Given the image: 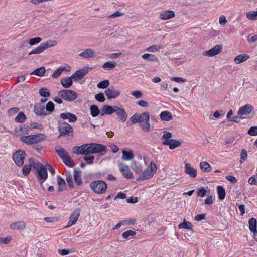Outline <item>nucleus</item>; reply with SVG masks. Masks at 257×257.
I'll return each mask as SVG.
<instances>
[{
	"instance_id": "60",
	"label": "nucleus",
	"mask_w": 257,
	"mask_h": 257,
	"mask_svg": "<svg viewBox=\"0 0 257 257\" xmlns=\"http://www.w3.org/2000/svg\"><path fill=\"white\" fill-rule=\"evenodd\" d=\"M95 98L97 101L100 102H103L105 101V98L102 93H99L95 95Z\"/></svg>"
},
{
	"instance_id": "43",
	"label": "nucleus",
	"mask_w": 257,
	"mask_h": 257,
	"mask_svg": "<svg viewBox=\"0 0 257 257\" xmlns=\"http://www.w3.org/2000/svg\"><path fill=\"white\" fill-rule=\"evenodd\" d=\"M63 163L69 167H72L74 165V162L71 159V157L68 155L64 158H62Z\"/></svg>"
},
{
	"instance_id": "48",
	"label": "nucleus",
	"mask_w": 257,
	"mask_h": 257,
	"mask_svg": "<svg viewBox=\"0 0 257 257\" xmlns=\"http://www.w3.org/2000/svg\"><path fill=\"white\" fill-rule=\"evenodd\" d=\"M45 48L44 46L41 43L39 47L35 48L33 50H32L29 53V55H32L34 54H39L43 52L45 50Z\"/></svg>"
},
{
	"instance_id": "31",
	"label": "nucleus",
	"mask_w": 257,
	"mask_h": 257,
	"mask_svg": "<svg viewBox=\"0 0 257 257\" xmlns=\"http://www.w3.org/2000/svg\"><path fill=\"white\" fill-rule=\"evenodd\" d=\"M160 117L162 120L165 121H169L173 118L171 113L168 111L162 112L160 114Z\"/></svg>"
},
{
	"instance_id": "32",
	"label": "nucleus",
	"mask_w": 257,
	"mask_h": 257,
	"mask_svg": "<svg viewBox=\"0 0 257 257\" xmlns=\"http://www.w3.org/2000/svg\"><path fill=\"white\" fill-rule=\"evenodd\" d=\"M122 153V159L123 160H124V161L131 160L134 157L133 151L132 150H130L129 151L123 150Z\"/></svg>"
},
{
	"instance_id": "9",
	"label": "nucleus",
	"mask_w": 257,
	"mask_h": 257,
	"mask_svg": "<svg viewBox=\"0 0 257 257\" xmlns=\"http://www.w3.org/2000/svg\"><path fill=\"white\" fill-rule=\"evenodd\" d=\"M80 212L81 209L77 208L72 212L67 222V225L66 226V228L70 227L76 223L80 216Z\"/></svg>"
},
{
	"instance_id": "5",
	"label": "nucleus",
	"mask_w": 257,
	"mask_h": 257,
	"mask_svg": "<svg viewBox=\"0 0 257 257\" xmlns=\"http://www.w3.org/2000/svg\"><path fill=\"white\" fill-rule=\"evenodd\" d=\"M59 96L67 101H73L77 98V93L71 90L64 89L58 92Z\"/></svg>"
},
{
	"instance_id": "14",
	"label": "nucleus",
	"mask_w": 257,
	"mask_h": 257,
	"mask_svg": "<svg viewBox=\"0 0 257 257\" xmlns=\"http://www.w3.org/2000/svg\"><path fill=\"white\" fill-rule=\"evenodd\" d=\"M222 50L221 45H217L213 48L204 52V55L212 57L219 53Z\"/></svg>"
},
{
	"instance_id": "29",
	"label": "nucleus",
	"mask_w": 257,
	"mask_h": 257,
	"mask_svg": "<svg viewBox=\"0 0 257 257\" xmlns=\"http://www.w3.org/2000/svg\"><path fill=\"white\" fill-rule=\"evenodd\" d=\"M142 130L144 132H149L151 130V124L149 120L142 121L138 122Z\"/></svg>"
},
{
	"instance_id": "53",
	"label": "nucleus",
	"mask_w": 257,
	"mask_h": 257,
	"mask_svg": "<svg viewBox=\"0 0 257 257\" xmlns=\"http://www.w3.org/2000/svg\"><path fill=\"white\" fill-rule=\"evenodd\" d=\"M109 81L108 80H105L101 81L97 84V87L99 89H104L108 87L109 85Z\"/></svg>"
},
{
	"instance_id": "19",
	"label": "nucleus",
	"mask_w": 257,
	"mask_h": 257,
	"mask_svg": "<svg viewBox=\"0 0 257 257\" xmlns=\"http://www.w3.org/2000/svg\"><path fill=\"white\" fill-rule=\"evenodd\" d=\"M185 172L186 174L193 178L196 177L197 175V170L193 168L191 164L189 163H187L185 165Z\"/></svg>"
},
{
	"instance_id": "52",
	"label": "nucleus",
	"mask_w": 257,
	"mask_h": 257,
	"mask_svg": "<svg viewBox=\"0 0 257 257\" xmlns=\"http://www.w3.org/2000/svg\"><path fill=\"white\" fill-rule=\"evenodd\" d=\"M246 16L249 20H257V11H249L246 13Z\"/></svg>"
},
{
	"instance_id": "15",
	"label": "nucleus",
	"mask_w": 257,
	"mask_h": 257,
	"mask_svg": "<svg viewBox=\"0 0 257 257\" xmlns=\"http://www.w3.org/2000/svg\"><path fill=\"white\" fill-rule=\"evenodd\" d=\"M162 144L164 145H168L169 149L171 150L174 149L181 145L180 141L172 139L165 140L162 142Z\"/></svg>"
},
{
	"instance_id": "21",
	"label": "nucleus",
	"mask_w": 257,
	"mask_h": 257,
	"mask_svg": "<svg viewBox=\"0 0 257 257\" xmlns=\"http://www.w3.org/2000/svg\"><path fill=\"white\" fill-rule=\"evenodd\" d=\"M70 70L71 67L69 66H61L53 73V74H52V77L53 78L56 79L61 75L62 72H69Z\"/></svg>"
},
{
	"instance_id": "30",
	"label": "nucleus",
	"mask_w": 257,
	"mask_h": 257,
	"mask_svg": "<svg viewBox=\"0 0 257 257\" xmlns=\"http://www.w3.org/2000/svg\"><path fill=\"white\" fill-rule=\"evenodd\" d=\"M57 183L58 185V191L61 192L64 191L66 189V182L61 176H58L57 177Z\"/></svg>"
},
{
	"instance_id": "11",
	"label": "nucleus",
	"mask_w": 257,
	"mask_h": 257,
	"mask_svg": "<svg viewBox=\"0 0 257 257\" xmlns=\"http://www.w3.org/2000/svg\"><path fill=\"white\" fill-rule=\"evenodd\" d=\"M105 94L108 99H114L120 95V91L115 89L114 87H110L105 90Z\"/></svg>"
},
{
	"instance_id": "12",
	"label": "nucleus",
	"mask_w": 257,
	"mask_h": 257,
	"mask_svg": "<svg viewBox=\"0 0 257 257\" xmlns=\"http://www.w3.org/2000/svg\"><path fill=\"white\" fill-rule=\"evenodd\" d=\"M89 70H91V68L85 67L77 70L72 75V77L76 81L81 80L88 73Z\"/></svg>"
},
{
	"instance_id": "62",
	"label": "nucleus",
	"mask_w": 257,
	"mask_h": 257,
	"mask_svg": "<svg viewBox=\"0 0 257 257\" xmlns=\"http://www.w3.org/2000/svg\"><path fill=\"white\" fill-rule=\"evenodd\" d=\"M248 134L251 136L257 135V126H252L248 131Z\"/></svg>"
},
{
	"instance_id": "49",
	"label": "nucleus",
	"mask_w": 257,
	"mask_h": 257,
	"mask_svg": "<svg viewBox=\"0 0 257 257\" xmlns=\"http://www.w3.org/2000/svg\"><path fill=\"white\" fill-rule=\"evenodd\" d=\"M57 44V42L56 40H49L46 42L43 43L42 45L44 46L45 49L46 50L48 48L56 46Z\"/></svg>"
},
{
	"instance_id": "37",
	"label": "nucleus",
	"mask_w": 257,
	"mask_h": 257,
	"mask_svg": "<svg viewBox=\"0 0 257 257\" xmlns=\"http://www.w3.org/2000/svg\"><path fill=\"white\" fill-rule=\"evenodd\" d=\"M200 167L202 172L207 173L210 172L212 169L210 164L205 161L200 162Z\"/></svg>"
},
{
	"instance_id": "10",
	"label": "nucleus",
	"mask_w": 257,
	"mask_h": 257,
	"mask_svg": "<svg viewBox=\"0 0 257 257\" xmlns=\"http://www.w3.org/2000/svg\"><path fill=\"white\" fill-rule=\"evenodd\" d=\"M118 167L120 171L122 174L123 177L127 179H132L133 178V174L129 167L123 163H120L118 164Z\"/></svg>"
},
{
	"instance_id": "51",
	"label": "nucleus",
	"mask_w": 257,
	"mask_h": 257,
	"mask_svg": "<svg viewBox=\"0 0 257 257\" xmlns=\"http://www.w3.org/2000/svg\"><path fill=\"white\" fill-rule=\"evenodd\" d=\"M162 49V46L158 45H154L149 46L146 49V51L151 52H155Z\"/></svg>"
},
{
	"instance_id": "3",
	"label": "nucleus",
	"mask_w": 257,
	"mask_h": 257,
	"mask_svg": "<svg viewBox=\"0 0 257 257\" xmlns=\"http://www.w3.org/2000/svg\"><path fill=\"white\" fill-rule=\"evenodd\" d=\"M90 188L96 194H102L105 192L107 189V184L103 181H93L90 183Z\"/></svg>"
},
{
	"instance_id": "28",
	"label": "nucleus",
	"mask_w": 257,
	"mask_h": 257,
	"mask_svg": "<svg viewBox=\"0 0 257 257\" xmlns=\"http://www.w3.org/2000/svg\"><path fill=\"white\" fill-rule=\"evenodd\" d=\"M55 151L59 156V157L62 160V158H64L67 156L68 152L60 146H57L55 147Z\"/></svg>"
},
{
	"instance_id": "8",
	"label": "nucleus",
	"mask_w": 257,
	"mask_h": 257,
	"mask_svg": "<svg viewBox=\"0 0 257 257\" xmlns=\"http://www.w3.org/2000/svg\"><path fill=\"white\" fill-rule=\"evenodd\" d=\"M58 131L60 136H65L73 133L72 126L66 122L60 123L58 126Z\"/></svg>"
},
{
	"instance_id": "41",
	"label": "nucleus",
	"mask_w": 257,
	"mask_h": 257,
	"mask_svg": "<svg viewBox=\"0 0 257 257\" xmlns=\"http://www.w3.org/2000/svg\"><path fill=\"white\" fill-rule=\"evenodd\" d=\"M217 190L219 199L220 200H224L226 195L224 188L221 186H218L217 187Z\"/></svg>"
},
{
	"instance_id": "1",
	"label": "nucleus",
	"mask_w": 257,
	"mask_h": 257,
	"mask_svg": "<svg viewBox=\"0 0 257 257\" xmlns=\"http://www.w3.org/2000/svg\"><path fill=\"white\" fill-rule=\"evenodd\" d=\"M29 161L30 162H33V164L31 163V164L33 167L37 170V177L39 180L41 186H43V183L48 178V173L46 168L43 164L37 161H35L33 158L29 159Z\"/></svg>"
},
{
	"instance_id": "33",
	"label": "nucleus",
	"mask_w": 257,
	"mask_h": 257,
	"mask_svg": "<svg viewBox=\"0 0 257 257\" xmlns=\"http://www.w3.org/2000/svg\"><path fill=\"white\" fill-rule=\"evenodd\" d=\"M81 171L80 170H74V179L75 183L77 185L80 186L82 184L81 180Z\"/></svg>"
},
{
	"instance_id": "42",
	"label": "nucleus",
	"mask_w": 257,
	"mask_h": 257,
	"mask_svg": "<svg viewBox=\"0 0 257 257\" xmlns=\"http://www.w3.org/2000/svg\"><path fill=\"white\" fill-rule=\"evenodd\" d=\"M73 152L77 155H85V149L84 144L80 146H76L73 148Z\"/></svg>"
},
{
	"instance_id": "63",
	"label": "nucleus",
	"mask_w": 257,
	"mask_h": 257,
	"mask_svg": "<svg viewBox=\"0 0 257 257\" xmlns=\"http://www.w3.org/2000/svg\"><path fill=\"white\" fill-rule=\"evenodd\" d=\"M206 193V190L204 187L199 188L198 190L197 195L198 196L203 197L205 196Z\"/></svg>"
},
{
	"instance_id": "25",
	"label": "nucleus",
	"mask_w": 257,
	"mask_h": 257,
	"mask_svg": "<svg viewBox=\"0 0 257 257\" xmlns=\"http://www.w3.org/2000/svg\"><path fill=\"white\" fill-rule=\"evenodd\" d=\"M72 76L69 77L63 78L61 80V83L64 88H69L72 85Z\"/></svg>"
},
{
	"instance_id": "23",
	"label": "nucleus",
	"mask_w": 257,
	"mask_h": 257,
	"mask_svg": "<svg viewBox=\"0 0 257 257\" xmlns=\"http://www.w3.org/2000/svg\"><path fill=\"white\" fill-rule=\"evenodd\" d=\"M175 16V13L173 11L167 10L162 12L160 14V18L162 20H167L174 17Z\"/></svg>"
},
{
	"instance_id": "61",
	"label": "nucleus",
	"mask_w": 257,
	"mask_h": 257,
	"mask_svg": "<svg viewBox=\"0 0 257 257\" xmlns=\"http://www.w3.org/2000/svg\"><path fill=\"white\" fill-rule=\"evenodd\" d=\"M19 108L18 107H12L8 110V113L9 115L12 116L18 112Z\"/></svg>"
},
{
	"instance_id": "35",
	"label": "nucleus",
	"mask_w": 257,
	"mask_h": 257,
	"mask_svg": "<svg viewBox=\"0 0 257 257\" xmlns=\"http://www.w3.org/2000/svg\"><path fill=\"white\" fill-rule=\"evenodd\" d=\"M131 167L133 171L137 174H140L142 171V166L138 162L134 161L131 165Z\"/></svg>"
},
{
	"instance_id": "54",
	"label": "nucleus",
	"mask_w": 257,
	"mask_h": 257,
	"mask_svg": "<svg viewBox=\"0 0 257 257\" xmlns=\"http://www.w3.org/2000/svg\"><path fill=\"white\" fill-rule=\"evenodd\" d=\"M29 162H30V163H31L32 164H33V162L32 161H31V162L29 161ZM31 166H32V165H31V164H30L29 165H25L23 167L22 172H23V174L24 175L26 176V175H28L30 173V172L31 169Z\"/></svg>"
},
{
	"instance_id": "18",
	"label": "nucleus",
	"mask_w": 257,
	"mask_h": 257,
	"mask_svg": "<svg viewBox=\"0 0 257 257\" xmlns=\"http://www.w3.org/2000/svg\"><path fill=\"white\" fill-rule=\"evenodd\" d=\"M115 112L121 121L124 122L127 120L128 115L124 109L117 106Z\"/></svg>"
},
{
	"instance_id": "7",
	"label": "nucleus",
	"mask_w": 257,
	"mask_h": 257,
	"mask_svg": "<svg viewBox=\"0 0 257 257\" xmlns=\"http://www.w3.org/2000/svg\"><path fill=\"white\" fill-rule=\"evenodd\" d=\"M26 154L24 151L19 150L14 153L13 159L15 163L19 166H21L24 164Z\"/></svg>"
},
{
	"instance_id": "57",
	"label": "nucleus",
	"mask_w": 257,
	"mask_h": 257,
	"mask_svg": "<svg viewBox=\"0 0 257 257\" xmlns=\"http://www.w3.org/2000/svg\"><path fill=\"white\" fill-rule=\"evenodd\" d=\"M94 156H85L83 157L84 160L86 162L87 165H91L94 162Z\"/></svg>"
},
{
	"instance_id": "13",
	"label": "nucleus",
	"mask_w": 257,
	"mask_h": 257,
	"mask_svg": "<svg viewBox=\"0 0 257 257\" xmlns=\"http://www.w3.org/2000/svg\"><path fill=\"white\" fill-rule=\"evenodd\" d=\"M253 107L250 104H246L239 108L237 114L238 116L246 115L249 114L253 110Z\"/></svg>"
},
{
	"instance_id": "45",
	"label": "nucleus",
	"mask_w": 257,
	"mask_h": 257,
	"mask_svg": "<svg viewBox=\"0 0 257 257\" xmlns=\"http://www.w3.org/2000/svg\"><path fill=\"white\" fill-rule=\"evenodd\" d=\"M91 115L92 117L97 116L100 113V110L97 106L95 105H91L90 107Z\"/></svg>"
},
{
	"instance_id": "56",
	"label": "nucleus",
	"mask_w": 257,
	"mask_h": 257,
	"mask_svg": "<svg viewBox=\"0 0 257 257\" xmlns=\"http://www.w3.org/2000/svg\"><path fill=\"white\" fill-rule=\"evenodd\" d=\"M46 112H48L51 113L54 111V104L52 101H49L45 107Z\"/></svg>"
},
{
	"instance_id": "58",
	"label": "nucleus",
	"mask_w": 257,
	"mask_h": 257,
	"mask_svg": "<svg viewBox=\"0 0 257 257\" xmlns=\"http://www.w3.org/2000/svg\"><path fill=\"white\" fill-rule=\"evenodd\" d=\"M42 40L40 37H35L29 40V43L31 46L40 43Z\"/></svg>"
},
{
	"instance_id": "6",
	"label": "nucleus",
	"mask_w": 257,
	"mask_h": 257,
	"mask_svg": "<svg viewBox=\"0 0 257 257\" xmlns=\"http://www.w3.org/2000/svg\"><path fill=\"white\" fill-rule=\"evenodd\" d=\"M130 120L133 124L142 121L150 120V114L148 111L143 112L140 115L138 113H135L131 117Z\"/></svg>"
},
{
	"instance_id": "22",
	"label": "nucleus",
	"mask_w": 257,
	"mask_h": 257,
	"mask_svg": "<svg viewBox=\"0 0 257 257\" xmlns=\"http://www.w3.org/2000/svg\"><path fill=\"white\" fill-rule=\"evenodd\" d=\"M79 56L81 57L89 59L93 58L95 56L94 51L90 48L86 49L81 53L79 54Z\"/></svg>"
},
{
	"instance_id": "55",
	"label": "nucleus",
	"mask_w": 257,
	"mask_h": 257,
	"mask_svg": "<svg viewBox=\"0 0 257 257\" xmlns=\"http://www.w3.org/2000/svg\"><path fill=\"white\" fill-rule=\"evenodd\" d=\"M40 95L44 97H48L50 96V93L47 88H41L39 90Z\"/></svg>"
},
{
	"instance_id": "47",
	"label": "nucleus",
	"mask_w": 257,
	"mask_h": 257,
	"mask_svg": "<svg viewBox=\"0 0 257 257\" xmlns=\"http://www.w3.org/2000/svg\"><path fill=\"white\" fill-rule=\"evenodd\" d=\"M136 234V232L135 231L132 230H128L125 232H124L122 234V236L123 238L127 239H129L130 237H133L135 236Z\"/></svg>"
},
{
	"instance_id": "4",
	"label": "nucleus",
	"mask_w": 257,
	"mask_h": 257,
	"mask_svg": "<svg viewBox=\"0 0 257 257\" xmlns=\"http://www.w3.org/2000/svg\"><path fill=\"white\" fill-rule=\"evenodd\" d=\"M45 139V136L43 134L24 136L21 137V141L27 145L36 144Z\"/></svg>"
},
{
	"instance_id": "59",
	"label": "nucleus",
	"mask_w": 257,
	"mask_h": 257,
	"mask_svg": "<svg viewBox=\"0 0 257 257\" xmlns=\"http://www.w3.org/2000/svg\"><path fill=\"white\" fill-rule=\"evenodd\" d=\"M247 157V153L246 150L243 149L240 154V162L242 163Z\"/></svg>"
},
{
	"instance_id": "46",
	"label": "nucleus",
	"mask_w": 257,
	"mask_h": 257,
	"mask_svg": "<svg viewBox=\"0 0 257 257\" xmlns=\"http://www.w3.org/2000/svg\"><path fill=\"white\" fill-rule=\"evenodd\" d=\"M26 118V115L22 111L18 113L17 116L15 117V121L18 123H23L25 121Z\"/></svg>"
},
{
	"instance_id": "26",
	"label": "nucleus",
	"mask_w": 257,
	"mask_h": 257,
	"mask_svg": "<svg viewBox=\"0 0 257 257\" xmlns=\"http://www.w3.org/2000/svg\"><path fill=\"white\" fill-rule=\"evenodd\" d=\"M34 112L37 115H47L48 114L44 106L41 105L35 106Z\"/></svg>"
},
{
	"instance_id": "44",
	"label": "nucleus",
	"mask_w": 257,
	"mask_h": 257,
	"mask_svg": "<svg viewBox=\"0 0 257 257\" xmlns=\"http://www.w3.org/2000/svg\"><path fill=\"white\" fill-rule=\"evenodd\" d=\"M92 145H93L92 143L84 144L85 155L94 154V150Z\"/></svg>"
},
{
	"instance_id": "40",
	"label": "nucleus",
	"mask_w": 257,
	"mask_h": 257,
	"mask_svg": "<svg viewBox=\"0 0 257 257\" xmlns=\"http://www.w3.org/2000/svg\"><path fill=\"white\" fill-rule=\"evenodd\" d=\"M46 72V69L44 67H41L39 68L35 69L33 71L31 75H36L38 76L42 77L43 76Z\"/></svg>"
},
{
	"instance_id": "16",
	"label": "nucleus",
	"mask_w": 257,
	"mask_h": 257,
	"mask_svg": "<svg viewBox=\"0 0 257 257\" xmlns=\"http://www.w3.org/2000/svg\"><path fill=\"white\" fill-rule=\"evenodd\" d=\"M60 117L63 120L67 119L70 123L75 122L77 120V117L75 115L68 112L61 113Z\"/></svg>"
},
{
	"instance_id": "20",
	"label": "nucleus",
	"mask_w": 257,
	"mask_h": 257,
	"mask_svg": "<svg viewBox=\"0 0 257 257\" xmlns=\"http://www.w3.org/2000/svg\"><path fill=\"white\" fill-rule=\"evenodd\" d=\"M117 106L104 105L101 110L100 115H111L115 112Z\"/></svg>"
},
{
	"instance_id": "64",
	"label": "nucleus",
	"mask_w": 257,
	"mask_h": 257,
	"mask_svg": "<svg viewBox=\"0 0 257 257\" xmlns=\"http://www.w3.org/2000/svg\"><path fill=\"white\" fill-rule=\"evenodd\" d=\"M172 137V134L168 131H164V134L162 137V139H171L170 138Z\"/></svg>"
},
{
	"instance_id": "50",
	"label": "nucleus",
	"mask_w": 257,
	"mask_h": 257,
	"mask_svg": "<svg viewBox=\"0 0 257 257\" xmlns=\"http://www.w3.org/2000/svg\"><path fill=\"white\" fill-rule=\"evenodd\" d=\"M66 180L69 187H73L74 184L72 177L70 173H66Z\"/></svg>"
},
{
	"instance_id": "24",
	"label": "nucleus",
	"mask_w": 257,
	"mask_h": 257,
	"mask_svg": "<svg viewBox=\"0 0 257 257\" xmlns=\"http://www.w3.org/2000/svg\"><path fill=\"white\" fill-rule=\"evenodd\" d=\"M26 224L23 221H19L12 223L10 228L14 230H22L25 228Z\"/></svg>"
},
{
	"instance_id": "36",
	"label": "nucleus",
	"mask_w": 257,
	"mask_h": 257,
	"mask_svg": "<svg viewBox=\"0 0 257 257\" xmlns=\"http://www.w3.org/2000/svg\"><path fill=\"white\" fill-rule=\"evenodd\" d=\"M142 57L144 60H147L151 62H158L159 61L158 57L152 54L145 53L142 56Z\"/></svg>"
},
{
	"instance_id": "34",
	"label": "nucleus",
	"mask_w": 257,
	"mask_h": 257,
	"mask_svg": "<svg viewBox=\"0 0 257 257\" xmlns=\"http://www.w3.org/2000/svg\"><path fill=\"white\" fill-rule=\"evenodd\" d=\"M193 225L190 222H187L184 220L182 223L179 224L178 227L179 229H187L192 230Z\"/></svg>"
},
{
	"instance_id": "27",
	"label": "nucleus",
	"mask_w": 257,
	"mask_h": 257,
	"mask_svg": "<svg viewBox=\"0 0 257 257\" xmlns=\"http://www.w3.org/2000/svg\"><path fill=\"white\" fill-rule=\"evenodd\" d=\"M249 58V56L247 54H242L237 55L234 59L235 63L238 64L244 62Z\"/></svg>"
},
{
	"instance_id": "39",
	"label": "nucleus",
	"mask_w": 257,
	"mask_h": 257,
	"mask_svg": "<svg viewBox=\"0 0 257 257\" xmlns=\"http://www.w3.org/2000/svg\"><path fill=\"white\" fill-rule=\"evenodd\" d=\"M117 66V63L114 61H107L104 63L102 68L104 70H111Z\"/></svg>"
},
{
	"instance_id": "2",
	"label": "nucleus",
	"mask_w": 257,
	"mask_h": 257,
	"mask_svg": "<svg viewBox=\"0 0 257 257\" xmlns=\"http://www.w3.org/2000/svg\"><path fill=\"white\" fill-rule=\"evenodd\" d=\"M157 170L156 163L154 161H151L147 168L144 171H142L136 180L141 181L151 179L156 173Z\"/></svg>"
},
{
	"instance_id": "17",
	"label": "nucleus",
	"mask_w": 257,
	"mask_h": 257,
	"mask_svg": "<svg viewBox=\"0 0 257 257\" xmlns=\"http://www.w3.org/2000/svg\"><path fill=\"white\" fill-rule=\"evenodd\" d=\"M94 150V154L100 153L103 155L106 153V147L102 144L98 143H92Z\"/></svg>"
},
{
	"instance_id": "38",
	"label": "nucleus",
	"mask_w": 257,
	"mask_h": 257,
	"mask_svg": "<svg viewBox=\"0 0 257 257\" xmlns=\"http://www.w3.org/2000/svg\"><path fill=\"white\" fill-rule=\"evenodd\" d=\"M249 228L250 231L253 233L256 231L257 221L255 218H251L248 221Z\"/></svg>"
}]
</instances>
